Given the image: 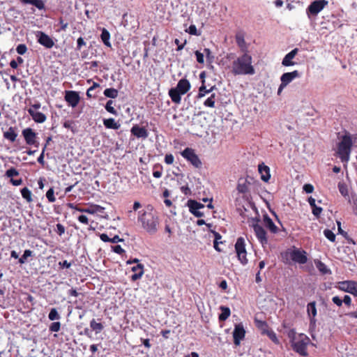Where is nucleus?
<instances>
[{
	"instance_id": "obj_1",
	"label": "nucleus",
	"mask_w": 357,
	"mask_h": 357,
	"mask_svg": "<svg viewBox=\"0 0 357 357\" xmlns=\"http://www.w3.org/2000/svg\"><path fill=\"white\" fill-rule=\"evenodd\" d=\"M252 63V58L251 55L245 52L233 61L231 72L235 75H254L255 70Z\"/></svg>"
},
{
	"instance_id": "obj_2",
	"label": "nucleus",
	"mask_w": 357,
	"mask_h": 357,
	"mask_svg": "<svg viewBox=\"0 0 357 357\" xmlns=\"http://www.w3.org/2000/svg\"><path fill=\"white\" fill-rule=\"evenodd\" d=\"M293 350L301 356H307V346L310 343V339L305 334H296L294 329L288 333Z\"/></svg>"
},
{
	"instance_id": "obj_3",
	"label": "nucleus",
	"mask_w": 357,
	"mask_h": 357,
	"mask_svg": "<svg viewBox=\"0 0 357 357\" xmlns=\"http://www.w3.org/2000/svg\"><path fill=\"white\" fill-rule=\"evenodd\" d=\"M353 142L351 135L346 132L342 136L340 142L337 144L335 155L337 156L343 163H347L350 158Z\"/></svg>"
},
{
	"instance_id": "obj_4",
	"label": "nucleus",
	"mask_w": 357,
	"mask_h": 357,
	"mask_svg": "<svg viewBox=\"0 0 357 357\" xmlns=\"http://www.w3.org/2000/svg\"><path fill=\"white\" fill-rule=\"evenodd\" d=\"M138 220L142 223V227L150 234H154L158 231L159 220L152 211H142L139 212Z\"/></svg>"
},
{
	"instance_id": "obj_5",
	"label": "nucleus",
	"mask_w": 357,
	"mask_h": 357,
	"mask_svg": "<svg viewBox=\"0 0 357 357\" xmlns=\"http://www.w3.org/2000/svg\"><path fill=\"white\" fill-rule=\"evenodd\" d=\"M190 83L187 79H180L175 88L169 90V96L172 101L179 104L181 101V96L185 94L190 89Z\"/></svg>"
},
{
	"instance_id": "obj_6",
	"label": "nucleus",
	"mask_w": 357,
	"mask_h": 357,
	"mask_svg": "<svg viewBox=\"0 0 357 357\" xmlns=\"http://www.w3.org/2000/svg\"><path fill=\"white\" fill-rule=\"evenodd\" d=\"M235 250L237 257L243 265L248 264L247 252L245 249V242L243 237H238L235 243Z\"/></svg>"
},
{
	"instance_id": "obj_7",
	"label": "nucleus",
	"mask_w": 357,
	"mask_h": 357,
	"mask_svg": "<svg viewBox=\"0 0 357 357\" xmlns=\"http://www.w3.org/2000/svg\"><path fill=\"white\" fill-rule=\"evenodd\" d=\"M181 155L195 167L200 168L202 167V161L193 149L185 148L181 152Z\"/></svg>"
},
{
	"instance_id": "obj_8",
	"label": "nucleus",
	"mask_w": 357,
	"mask_h": 357,
	"mask_svg": "<svg viewBox=\"0 0 357 357\" xmlns=\"http://www.w3.org/2000/svg\"><path fill=\"white\" fill-rule=\"evenodd\" d=\"M328 4V1L327 0H314L306 9L307 15L308 17L311 15L317 16Z\"/></svg>"
},
{
	"instance_id": "obj_9",
	"label": "nucleus",
	"mask_w": 357,
	"mask_h": 357,
	"mask_svg": "<svg viewBox=\"0 0 357 357\" xmlns=\"http://www.w3.org/2000/svg\"><path fill=\"white\" fill-rule=\"evenodd\" d=\"M38 43L47 49H51L54 45L53 39L47 34L41 31L35 33Z\"/></svg>"
},
{
	"instance_id": "obj_10",
	"label": "nucleus",
	"mask_w": 357,
	"mask_h": 357,
	"mask_svg": "<svg viewBox=\"0 0 357 357\" xmlns=\"http://www.w3.org/2000/svg\"><path fill=\"white\" fill-rule=\"evenodd\" d=\"M290 257L291 260L300 264H304L307 261V252L301 249H294L290 252Z\"/></svg>"
},
{
	"instance_id": "obj_11",
	"label": "nucleus",
	"mask_w": 357,
	"mask_h": 357,
	"mask_svg": "<svg viewBox=\"0 0 357 357\" xmlns=\"http://www.w3.org/2000/svg\"><path fill=\"white\" fill-rule=\"evenodd\" d=\"M20 175L19 171L15 167H10L5 172L4 176L10 178V183L14 186H18L22 184V178H15L16 176Z\"/></svg>"
},
{
	"instance_id": "obj_12",
	"label": "nucleus",
	"mask_w": 357,
	"mask_h": 357,
	"mask_svg": "<svg viewBox=\"0 0 357 357\" xmlns=\"http://www.w3.org/2000/svg\"><path fill=\"white\" fill-rule=\"evenodd\" d=\"M22 135L27 145H34L36 146H38V142L36 140L37 134L33 130L32 128H27L24 129L22 130Z\"/></svg>"
},
{
	"instance_id": "obj_13",
	"label": "nucleus",
	"mask_w": 357,
	"mask_h": 357,
	"mask_svg": "<svg viewBox=\"0 0 357 357\" xmlns=\"http://www.w3.org/2000/svg\"><path fill=\"white\" fill-rule=\"evenodd\" d=\"M245 330L242 324L235 325L233 331L234 343L236 346L240 345L241 341L245 338Z\"/></svg>"
},
{
	"instance_id": "obj_14",
	"label": "nucleus",
	"mask_w": 357,
	"mask_h": 357,
	"mask_svg": "<svg viewBox=\"0 0 357 357\" xmlns=\"http://www.w3.org/2000/svg\"><path fill=\"white\" fill-rule=\"evenodd\" d=\"M253 229L259 241L263 245H266L268 243V238L266 236V231H265L264 227L261 225L257 223L253 225Z\"/></svg>"
},
{
	"instance_id": "obj_15",
	"label": "nucleus",
	"mask_w": 357,
	"mask_h": 357,
	"mask_svg": "<svg viewBox=\"0 0 357 357\" xmlns=\"http://www.w3.org/2000/svg\"><path fill=\"white\" fill-rule=\"evenodd\" d=\"M356 285L357 282L354 280H345L338 283V287L340 290L352 295L354 294Z\"/></svg>"
},
{
	"instance_id": "obj_16",
	"label": "nucleus",
	"mask_w": 357,
	"mask_h": 357,
	"mask_svg": "<svg viewBox=\"0 0 357 357\" xmlns=\"http://www.w3.org/2000/svg\"><path fill=\"white\" fill-rule=\"evenodd\" d=\"M66 101L73 107H76L80 100L77 92L74 91H67L65 95Z\"/></svg>"
},
{
	"instance_id": "obj_17",
	"label": "nucleus",
	"mask_w": 357,
	"mask_h": 357,
	"mask_svg": "<svg viewBox=\"0 0 357 357\" xmlns=\"http://www.w3.org/2000/svg\"><path fill=\"white\" fill-rule=\"evenodd\" d=\"M307 314L310 317V324L312 326H314L317 321L316 316L317 314V307H316V302L312 301L307 304Z\"/></svg>"
},
{
	"instance_id": "obj_18",
	"label": "nucleus",
	"mask_w": 357,
	"mask_h": 357,
	"mask_svg": "<svg viewBox=\"0 0 357 357\" xmlns=\"http://www.w3.org/2000/svg\"><path fill=\"white\" fill-rule=\"evenodd\" d=\"M130 132L137 138L146 139L149 136L148 130L144 127H140L137 124L132 127Z\"/></svg>"
},
{
	"instance_id": "obj_19",
	"label": "nucleus",
	"mask_w": 357,
	"mask_h": 357,
	"mask_svg": "<svg viewBox=\"0 0 357 357\" xmlns=\"http://www.w3.org/2000/svg\"><path fill=\"white\" fill-rule=\"evenodd\" d=\"M300 77V73L298 70H294L290 73H285L282 75L280 77L282 86H286L289 84L294 79Z\"/></svg>"
},
{
	"instance_id": "obj_20",
	"label": "nucleus",
	"mask_w": 357,
	"mask_h": 357,
	"mask_svg": "<svg viewBox=\"0 0 357 357\" xmlns=\"http://www.w3.org/2000/svg\"><path fill=\"white\" fill-rule=\"evenodd\" d=\"M258 171L261 175V179L268 182L271 178L270 168L262 162L258 165Z\"/></svg>"
},
{
	"instance_id": "obj_21",
	"label": "nucleus",
	"mask_w": 357,
	"mask_h": 357,
	"mask_svg": "<svg viewBox=\"0 0 357 357\" xmlns=\"http://www.w3.org/2000/svg\"><path fill=\"white\" fill-rule=\"evenodd\" d=\"M298 52V48H294L290 52L287 54L284 59H282V64L284 66H291L295 65V62L292 61V59L295 57Z\"/></svg>"
},
{
	"instance_id": "obj_22",
	"label": "nucleus",
	"mask_w": 357,
	"mask_h": 357,
	"mask_svg": "<svg viewBox=\"0 0 357 357\" xmlns=\"http://www.w3.org/2000/svg\"><path fill=\"white\" fill-rule=\"evenodd\" d=\"M264 225L273 234L278 232V228L273 222L272 219L267 215L265 214L263 216Z\"/></svg>"
},
{
	"instance_id": "obj_23",
	"label": "nucleus",
	"mask_w": 357,
	"mask_h": 357,
	"mask_svg": "<svg viewBox=\"0 0 357 357\" xmlns=\"http://www.w3.org/2000/svg\"><path fill=\"white\" fill-rule=\"evenodd\" d=\"M235 39L236 44L240 49L243 52H247V45L245 40V33L242 31H238L236 33Z\"/></svg>"
},
{
	"instance_id": "obj_24",
	"label": "nucleus",
	"mask_w": 357,
	"mask_h": 357,
	"mask_svg": "<svg viewBox=\"0 0 357 357\" xmlns=\"http://www.w3.org/2000/svg\"><path fill=\"white\" fill-rule=\"evenodd\" d=\"M255 326L260 331L261 334L263 335H266L271 328H269L268 324L265 321L255 319Z\"/></svg>"
},
{
	"instance_id": "obj_25",
	"label": "nucleus",
	"mask_w": 357,
	"mask_h": 357,
	"mask_svg": "<svg viewBox=\"0 0 357 357\" xmlns=\"http://www.w3.org/2000/svg\"><path fill=\"white\" fill-rule=\"evenodd\" d=\"M28 112L32 117L33 120L36 123H42L46 121L47 117L45 114L39 111H33L31 109H28Z\"/></svg>"
},
{
	"instance_id": "obj_26",
	"label": "nucleus",
	"mask_w": 357,
	"mask_h": 357,
	"mask_svg": "<svg viewBox=\"0 0 357 357\" xmlns=\"http://www.w3.org/2000/svg\"><path fill=\"white\" fill-rule=\"evenodd\" d=\"M188 206L190 212L193 214L195 217L201 218L204 216V213L199 211V208L195 203V200L190 199L188 201Z\"/></svg>"
},
{
	"instance_id": "obj_27",
	"label": "nucleus",
	"mask_w": 357,
	"mask_h": 357,
	"mask_svg": "<svg viewBox=\"0 0 357 357\" xmlns=\"http://www.w3.org/2000/svg\"><path fill=\"white\" fill-rule=\"evenodd\" d=\"M17 137L15 127H10L7 131L3 132V137L11 142H14Z\"/></svg>"
},
{
	"instance_id": "obj_28",
	"label": "nucleus",
	"mask_w": 357,
	"mask_h": 357,
	"mask_svg": "<svg viewBox=\"0 0 357 357\" xmlns=\"http://www.w3.org/2000/svg\"><path fill=\"white\" fill-rule=\"evenodd\" d=\"M103 124L108 129L118 130L121 125L112 118L103 119Z\"/></svg>"
},
{
	"instance_id": "obj_29",
	"label": "nucleus",
	"mask_w": 357,
	"mask_h": 357,
	"mask_svg": "<svg viewBox=\"0 0 357 357\" xmlns=\"http://www.w3.org/2000/svg\"><path fill=\"white\" fill-rule=\"evenodd\" d=\"M250 183L249 181H248L247 179H245L243 181L241 179H240L238 181L236 189L239 193H242V194L246 193L249 190L248 185H250Z\"/></svg>"
},
{
	"instance_id": "obj_30",
	"label": "nucleus",
	"mask_w": 357,
	"mask_h": 357,
	"mask_svg": "<svg viewBox=\"0 0 357 357\" xmlns=\"http://www.w3.org/2000/svg\"><path fill=\"white\" fill-rule=\"evenodd\" d=\"M24 4H30L34 6L39 10H42L45 8V3L42 0H19Z\"/></svg>"
},
{
	"instance_id": "obj_31",
	"label": "nucleus",
	"mask_w": 357,
	"mask_h": 357,
	"mask_svg": "<svg viewBox=\"0 0 357 357\" xmlns=\"http://www.w3.org/2000/svg\"><path fill=\"white\" fill-rule=\"evenodd\" d=\"M100 38L104 43V45L108 47H112V44L109 41L110 40V33L105 28L102 29V33L100 34Z\"/></svg>"
},
{
	"instance_id": "obj_32",
	"label": "nucleus",
	"mask_w": 357,
	"mask_h": 357,
	"mask_svg": "<svg viewBox=\"0 0 357 357\" xmlns=\"http://www.w3.org/2000/svg\"><path fill=\"white\" fill-rule=\"evenodd\" d=\"M317 268L319 270L320 273L323 275L331 273V271L327 268L324 263H323L320 260L314 261Z\"/></svg>"
},
{
	"instance_id": "obj_33",
	"label": "nucleus",
	"mask_w": 357,
	"mask_h": 357,
	"mask_svg": "<svg viewBox=\"0 0 357 357\" xmlns=\"http://www.w3.org/2000/svg\"><path fill=\"white\" fill-rule=\"evenodd\" d=\"M220 310H221V314L219 315L218 319L220 321H225L226 319H227L228 317L230 316L231 311L228 307H225V306H221Z\"/></svg>"
},
{
	"instance_id": "obj_34",
	"label": "nucleus",
	"mask_w": 357,
	"mask_h": 357,
	"mask_svg": "<svg viewBox=\"0 0 357 357\" xmlns=\"http://www.w3.org/2000/svg\"><path fill=\"white\" fill-rule=\"evenodd\" d=\"M21 195L23 199L27 202L30 203L33 201L31 191L26 187H24L21 190Z\"/></svg>"
},
{
	"instance_id": "obj_35",
	"label": "nucleus",
	"mask_w": 357,
	"mask_h": 357,
	"mask_svg": "<svg viewBox=\"0 0 357 357\" xmlns=\"http://www.w3.org/2000/svg\"><path fill=\"white\" fill-rule=\"evenodd\" d=\"M90 327L92 329V331L96 332V333H100L102 331L103 328H104V326H103L102 323L96 322L94 319H93L90 321Z\"/></svg>"
},
{
	"instance_id": "obj_36",
	"label": "nucleus",
	"mask_w": 357,
	"mask_h": 357,
	"mask_svg": "<svg viewBox=\"0 0 357 357\" xmlns=\"http://www.w3.org/2000/svg\"><path fill=\"white\" fill-rule=\"evenodd\" d=\"M104 207L99 205H92L90 207L86 208V213L94 214L97 213H102Z\"/></svg>"
},
{
	"instance_id": "obj_37",
	"label": "nucleus",
	"mask_w": 357,
	"mask_h": 357,
	"mask_svg": "<svg viewBox=\"0 0 357 357\" xmlns=\"http://www.w3.org/2000/svg\"><path fill=\"white\" fill-rule=\"evenodd\" d=\"M216 101V95L215 93H212L210 97H208L204 102V105L207 107H215V104Z\"/></svg>"
},
{
	"instance_id": "obj_38",
	"label": "nucleus",
	"mask_w": 357,
	"mask_h": 357,
	"mask_svg": "<svg viewBox=\"0 0 357 357\" xmlns=\"http://www.w3.org/2000/svg\"><path fill=\"white\" fill-rule=\"evenodd\" d=\"M103 93L107 98H116L119 95V91L116 89L108 88L104 91Z\"/></svg>"
},
{
	"instance_id": "obj_39",
	"label": "nucleus",
	"mask_w": 357,
	"mask_h": 357,
	"mask_svg": "<svg viewBox=\"0 0 357 357\" xmlns=\"http://www.w3.org/2000/svg\"><path fill=\"white\" fill-rule=\"evenodd\" d=\"M213 87H211L210 89H206V87L204 85V80H202V85L199 89L198 98L204 97L206 93H209L213 90Z\"/></svg>"
},
{
	"instance_id": "obj_40",
	"label": "nucleus",
	"mask_w": 357,
	"mask_h": 357,
	"mask_svg": "<svg viewBox=\"0 0 357 357\" xmlns=\"http://www.w3.org/2000/svg\"><path fill=\"white\" fill-rule=\"evenodd\" d=\"M213 235H214V242H213V247L218 252H220L221 249L219 248V240L222 238V236L217 231H212Z\"/></svg>"
},
{
	"instance_id": "obj_41",
	"label": "nucleus",
	"mask_w": 357,
	"mask_h": 357,
	"mask_svg": "<svg viewBox=\"0 0 357 357\" xmlns=\"http://www.w3.org/2000/svg\"><path fill=\"white\" fill-rule=\"evenodd\" d=\"M32 254H33V252L31 250H24L22 256L20 258H19L18 262L20 264H24L26 261L28 257L32 256Z\"/></svg>"
},
{
	"instance_id": "obj_42",
	"label": "nucleus",
	"mask_w": 357,
	"mask_h": 357,
	"mask_svg": "<svg viewBox=\"0 0 357 357\" xmlns=\"http://www.w3.org/2000/svg\"><path fill=\"white\" fill-rule=\"evenodd\" d=\"M266 335H267L274 344H280V342L278 338L276 333L272 329Z\"/></svg>"
},
{
	"instance_id": "obj_43",
	"label": "nucleus",
	"mask_w": 357,
	"mask_h": 357,
	"mask_svg": "<svg viewBox=\"0 0 357 357\" xmlns=\"http://www.w3.org/2000/svg\"><path fill=\"white\" fill-rule=\"evenodd\" d=\"M113 103H114L113 100H108L105 105V109L110 114H112L114 115H117V111L112 106Z\"/></svg>"
},
{
	"instance_id": "obj_44",
	"label": "nucleus",
	"mask_w": 357,
	"mask_h": 357,
	"mask_svg": "<svg viewBox=\"0 0 357 357\" xmlns=\"http://www.w3.org/2000/svg\"><path fill=\"white\" fill-rule=\"evenodd\" d=\"M48 318L51 321H54V320H58L61 317H60V315L59 314L56 308H52L49 314H48Z\"/></svg>"
},
{
	"instance_id": "obj_45",
	"label": "nucleus",
	"mask_w": 357,
	"mask_h": 357,
	"mask_svg": "<svg viewBox=\"0 0 357 357\" xmlns=\"http://www.w3.org/2000/svg\"><path fill=\"white\" fill-rule=\"evenodd\" d=\"M46 197L48 201L51 203L54 202L56 201V198L54 196V191L53 188H50L46 192Z\"/></svg>"
},
{
	"instance_id": "obj_46",
	"label": "nucleus",
	"mask_w": 357,
	"mask_h": 357,
	"mask_svg": "<svg viewBox=\"0 0 357 357\" xmlns=\"http://www.w3.org/2000/svg\"><path fill=\"white\" fill-rule=\"evenodd\" d=\"M324 234L330 241L334 242L335 241V235L331 230L328 229H325Z\"/></svg>"
},
{
	"instance_id": "obj_47",
	"label": "nucleus",
	"mask_w": 357,
	"mask_h": 357,
	"mask_svg": "<svg viewBox=\"0 0 357 357\" xmlns=\"http://www.w3.org/2000/svg\"><path fill=\"white\" fill-rule=\"evenodd\" d=\"M162 174V167L160 165H155L154 166V171L153 172V176L155 178H160Z\"/></svg>"
},
{
	"instance_id": "obj_48",
	"label": "nucleus",
	"mask_w": 357,
	"mask_h": 357,
	"mask_svg": "<svg viewBox=\"0 0 357 357\" xmlns=\"http://www.w3.org/2000/svg\"><path fill=\"white\" fill-rule=\"evenodd\" d=\"M204 54H206V61L211 63L213 62L214 60V56L212 54L211 51L208 48H204Z\"/></svg>"
},
{
	"instance_id": "obj_49",
	"label": "nucleus",
	"mask_w": 357,
	"mask_h": 357,
	"mask_svg": "<svg viewBox=\"0 0 357 357\" xmlns=\"http://www.w3.org/2000/svg\"><path fill=\"white\" fill-rule=\"evenodd\" d=\"M49 329L51 332H58L60 331L61 329V323L59 322V321H56V322H52L50 327H49Z\"/></svg>"
},
{
	"instance_id": "obj_50",
	"label": "nucleus",
	"mask_w": 357,
	"mask_h": 357,
	"mask_svg": "<svg viewBox=\"0 0 357 357\" xmlns=\"http://www.w3.org/2000/svg\"><path fill=\"white\" fill-rule=\"evenodd\" d=\"M16 51L19 54L23 55L26 52L27 47L25 44H20L17 46Z\"/></svg>"
},
{
	"instance_id": "obj_51",
	"label": "nucleus",
	"mask_w": 357,
	"mask_h": 357,
	"mask_svg": "<svg viewBox=\"0 0 357 357\" xmlns=\"http://www.w3.org/2000/svg\"><path fill=\"white\" fill-rule=\"evenodd\" d=\"M195 54L196 56L197 61L200 64H203L204 63V53H202L198 50H196L195 52Z\"/></svg>"
},
{
	"instance_id": "obj_52",
	"label": "nucleus",
	"mask_w": 357,
	"mask_h": 357,
	"mask_svg": "<svg viewBox=\"0 0 357 357\" xmlns=\"http://www.w3.org/2000/svg\"><path fill=\"white\" fill-rule=\"evenodd\" d=\"M112 249L114 252L119 255H123L126 252V251L119 245L112 246Z\"/></svg>"
},
{
	"instance_id": "obj_53",
	"label": "nucleus",
	"mask_w": 357,
	"mask_h": 357,
	"mask_svg": "<svg viewBox=\"0 0 357 357\" xmlns=\"http://www.w3.org/2000/svg\"><path fill=\"white\" fill-rule=\"evenodd\" d=\"M322 211V208L317 206L312 209V214L317 218H319Z\"/></svg>"
},
{
	"instance_id": "obj_54",
	"label": "nucleus",
	"mask_w": 357,
	"mask_h": 357,
	"mask_svg": "<svg viewBox=\"0 0 357 357\" xmlns=\"http://www.w3.org/2000/svg\"><path fill=\"white\" fill-rule=\"evenodd\" d=\"M143 275L144 271H140V272L135 273L131 275V280L133 282L137 281V280L140 279Z\"/></svg>"
},
{
	"instance_id": "obj_55",
	"label": "nucleus",
	"mask_w": 357,
	"mask_h": 357,
	"mask_svg": "<svg viewBox=\"0 0 357 357\" xmlns=\"http://www.w3.org/2000/svg\"><path fill=\"white\" fill-rule=\"evenodd\" d=\"M188 32L191 34V35H194V36H199V34L197 32V27L194 24H191L188 29Z\"/></svg>"
},
{
	"instance_id": "obj_56",
	"label": "nucleus",
	"mask_w": 357,
	"mask_h": 357,
	"mask_svg": "<svg viewBox=\"0 0 357 357\" xmlns=\"http://www.w3.org/2000/svg\"><path fill=\"white\" fill-rule=\"evenodd\" d=\"M303 189L306 193H312L314 191V186L310 183H307L303 185Z\"/></svg>"
},
{
	"instance_id": "obj_57",
	"label": "nucleus",
	"mask_w": 357,
	"mask_h": 357,
	"mask_svg": "<svg viewBox=\"0 0 357 357\" xmlns=\"http://www.w3.org/2000/svg\"><path fill=\"white\" fill-rule=\"evenodd\" d=\"M174 158L172 154H166L165 157V162L167 165H172L174 162Z\"/></svg>"
},
{
	"instance_id": "obj_58",
	"label": "nucleus",
	"mask_w": 357,
	"mask_h": 357,
	"mask_svg": "<svg viewBox=\"0 0 357 357\" xmlns=\"http://www.w3.org/2000/svg\"><path fill=\"white\" fill-rule=\"evenodd\" d=\"M56 233L59 236H61L65 233V227L63 225H61L60 223H58L56 225Z\"/></svg>"
},
{
	"instance_id": "obj_59",
	"label": "nucleus",
	"mask_w": 357,
	"mask_h": 357,
	"mask_svg": "<svg viewBox=\"0 0 357 357\" xmlns=\"http://www.w3.org/2000/svg\"><path fill=\"white\" fill-rule=\"evenodd\" d=\"M86 45V43L82 37H79L77 40V50H80L83 46Z\"/></svg>"
},
{
	"instance_id": "obj_60",
	"label": "nucleus",
	"mask_w": 357,
	"mask_h": 357,
	"mask_svg": "<svg viewBox=\"0 0 357 357\" xmlns=\"http://www.w3.org/2000/svg\"><path fill=\"white\" fill-rule=\"evenodd\" d=\"M131 271L135 272V273L140 272V271H144V265L142 264H137L136 266L131 268Z\"/></svg>"
},
{
	"instance_id": "obj_61",
	"label": "nucleus",
	"mask_w": 357,
	"mask_h": 357,
	"mask_svg": "<svg viewBox=\"0 0 357 357\" xmlns=\"http://www.w3.org/2000/svg\"><path fill=\"white\" fill-rule=\"evenodd\" d=\"M59 24H61L60 31H65L67 29L68 26V23L65 22L62 17H60L59 19Z\"/></svg>"
},
{
	"instance_id": "obj_62",
	"label": "nucleus",
	"mask_w": 357,
	"mask_h": 357,
	"mask_svg": "<svg viewBox=\"0 0 357 357\" xmlns=\"http://www.w3.org/2000/svg\"><path fill=\"white\" fill-rule=\"evenodd\" d=\"M333 302L337 305V306L340 307L342 305V300L337 296H333L332 298Z\"/></svg>"
},
{
	"instance_id": "obj_63",
	"label": "nucleus",
	"mask_w": 357,
	"mask_h": 357,
	"mask_svg": "<svg viewBox=\"0 0 357 357\" xmlns=\"http://www.w3.org/2000/svg\"><path fill=\"white\" fill-rule=\"evenodd\" d=\"M78 220L83 224L88 225L89 224V219L88 218L84 215H81L78 216L77 218Z\"/></svg>"
},
{
	"instance_id": "obj_64",
	"label": "nucleus",
	"mask_w": 357,
	"mask_h": 357,
	"mask_svg": "<svg viewBox=\"0 0 357 357\" xmlns=\"http://www.w3.org/2000/svg\"><path fill=\"white\" fill-rule=\"evenodd\" d=\"M344 303V304L347 306H350L351 304V298L349 296L345 295L344 296V298L342 300V303Z\"/></svg>"
}]
</instances>
